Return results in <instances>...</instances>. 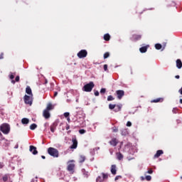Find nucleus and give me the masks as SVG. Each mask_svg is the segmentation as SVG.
Wrapping results in <instances>:
<instances>
[{"mask_svg":"<svg viewBox=\"0 0 182 182\" xmlns=\"http://www.w3.org/2000/svg\"><path fill=\"white\" fill-rule=\"evenodd\" d=\"M104 39L107 41H110V35L109 33H107L104 36Z\"/></svg>","mask_w":182,"mask_h":182,"instance_id":"obj_27","label":"nucleus"},{"mask_svg":"<svg viewBox=\"0 0 182 182\" xmlns=\"http://www.w3.org/2000/svg\"><path fill=\"white\" fill-rule=\"evenodd\" d=\"M67 121L68 122V123H70V117H68L67 118Z\"/></svg>","mask_w":182,"mask_h":182,"instance_id":"obj_48","label":"nucleus"},{"mask_svg":"<svg viewBox=\"0 0 182 182\" xmlns=\"http://www.w3.org/2000/svg\"><path fill=\"white\" fill-rule=\"evenodd\" d=\"M176 68H178V69H181L182 68L181 60L180 59L176 60Z\"/></svg>","mask_w":182,"mask_h":182,"instance_id":"obj_20","label":"nucleus"},{"mask_svg":"<svg viewBox=\"0 0 182 182\" xmlns=\"http://www.w3.org/2000/svg\"><path fill=\"white\" fill-rule=\"evenodd\" d=\"M0 59H4V53L0 54Z\"/></svg>","mask_w":182,"mask_h":182,"instance_id":"obj_45","label":"nucleus"},{"mask_svg":"<svg viewBox=\"0 0 182 182\" xmlns=\"http://www.w3.org/2000/svg\"><path fill=\"white\" fill-rule=\"evenodd\" d=\"M86 161V156H85L84 155H80V158H79V163H85V161Z\"/></svg>","mask_w":182,"mask_h":182,"instance_id":"obj_22","label":"nucleus"},{"mask_svg":"<svg viewBox=\"0 0 182 182\" xmlns=\"http://www.w3.org/2000/svg\"><path fill=\"white\" fill-rule=\"evenodd\" d=\"M77 56L80 59H83V58H86V56H87V51L86 50H81L77 53Z\"/></svg>","mask_w":182,"mask_h":182,"instance_id":"obj_8","label":"nucleus"},{"mask_svg":"<svg viewBox=\"0 0 182 182\" xmlns=\"http://www.w3.org/2000/svg\"><path fill=\"white\" fill-rule=\"evenodd\" d=\"M75 167H76V165L75 164V160H70L68 161L67 170L70 172V174L75 173Z\"/></svg>","mask_w":182,"mask_h":182,"instance_id":"obj_1","label":"nucleus"},{"mask_svg":"<svg viewBox=\"0 0 182 182\" xmlns=\"http://www.w3.org/2000/svg\"><path fill=\"white\" fill-rule=\"evenodd\" d=\"M0 130L1 132H2V133H4V134H8L11 130V128L9 127V124H3L0 127Z\"/></svg>","mask_w":182,"mask_h":182,"instance_id":"obj_4","label":"nucleus"},{"mask_svg":"<svg viewBox=\"0 0 182 182\" xmlns=\"http://www.w3.org/2000/svg\"><path fill=\"white\" fill-rule=\"evenodd\" d=\"M104 70H105V72H107V64H105V65H104Z\"/></svg>","mask_w":182,"mask_h":182,"instance_id":"obj_42","label":"nucleus"},{"mask_svg":"<svg viewBox=\"0 0 182 182\" xmlns=\"http://www.w3.org/2000/svg\"><path fill=\"white\" fill-rule=\"evenodd\" d=\"M112 132L113 133H117V132H119V129L117 127H113Z\"/></svg>","mask_w":182,"mask_h":182,"instance_id":"obj_32","label":"nucleus"},{"mask_svg":"<svg viewBox=\"0 0 182 182\" xmlns=\"http://www.w3.org/2000/svg\"><path fill=\"white\" fill-rule=\"evenodd\" d=\"M85 175V177H87V172H86L85 173H84Z\"/></svg>","mask_w":182,"mask_h":182,"instance_id":"obj_56","label":"nucleus"},{"mask_svg":"<svg viewBox=\"0 0 182 182\" xmlns=\"http://www.w3.org/2000/svg\"><path fill=\"white\" fill-rule=\"evenodd\" d=\"M50 129L52 133H55V130H56V123H53L52 125H50Z\"/></svg>","mask_w":182,"mask_h":182,"instance_id":"obj_23","label":"nucleus"},{"mask_svg":"<svg viewBox=\"0 0 182 182\" xmlns=\"http://www.w3.org/2000/svg\"><path fill=\"white\" fill-rule=\"evenodd\" d=\"M161 48H162L161 44H160V43H156V44H155V48H156L157 50H160V49H161Z\"/></svg>","mask_w":182,"mask_h":182,"instance_id":"obj_28","label":"nucleus"},{"mask_svg":"<svg viewBox=\"0 0 182 182\" xmlns=\"http://www.w3.org/2000/svg\"><path fill=\"white\" fill-rule=\"evenodd\" d=\"M26 92L27 95H30V96H33V94H32V89H31V87H27L26 88Z\"/></svg>","mask_w":182,"mask_h":182,"instance_id":"obj_21","label":"nucleus"},{"mask_svg":"<svg viewBox=\"0 0 182 182\" xmlns=\"http://www.w3.org/2000/svg\"><path fill=\"white\" fill-rule=\"evenodd\" d=\"M117 99L122 100L123 96H124V91L123 90H118L115 92Z\"/></svg>","mask_w":182,"mask_h":182,"instance_id":"obj_9","label":"nucleus"},{"mask_svg":"<svg viewBox=\"0 0 182 182\" xmlns=\"http://www.w3.org/2000/svg\"><path fill=\"white\" fill-rule=\"evenodd\" d=\"M33 102V96L31 95H26L24 96V102L26 105H29V106H32V103Z\"/></svg>","mask_w":182,"mask_h":182,"instance_id":"obj_6","label":"nucleus"},{"mask_svg":"<svg viewBox=\"0 0 182 182\" xmlns=\"http://www.w3.org/2000/svg\"><path fill=\"white\" fill-rule=\"evenodd\" d=\"M19 79H20L19 75H17L15 79L16 82H19Z\"/></svg>","mask_w":182,"mask_h":182,"instance_id":"obj_43","label":"nucleus"},{"mask_svg":"<svg viewBox=\"0 0 182 182\" xmlns=\"http://www.w3.org/2000/svg\"><path fill=\"white\" fill-rule=\"evenodd\" d=\"M79 133H80V134H85V133H86V130H85V129H80L79 130Z\"/></svg>","mask_w":182,"mask_h":182,"instance_id":"obj_38","label":"nucleus"},{"mask_svg":"<svg viewBox=\"0 0 182 182\" xmlns=\"http://www.w3.org/2000/svg\"><path fill=\"white\" fill-rule=\"evenodd\" d=\"M41 159H43V160H45L46 159V157L45 156H41Z\"/></svg>","mask_w":182,"mask_h":182,"instance_id":"obj_53","label":"nucleus"},{"mask_svg":"<svg viewBox=\"0 0 182 182\" xmlns=\"http://www.w3.org/2000/svg\"><path fill=\"white\" fill-rule=\"evenodd\" d=\"M117 143H119L117 141V139L116 138H113L111 141H109V144L111 146H113L114 147H115V146H117Z\"/></svg>","mask_w":182,"mask_h":182,"instance_id":"obj_16","label":"nucleus"},{"mask_svg":"<svg viewBox=\"0 0 182 182\" xmlns=\"http://www.w3.org/2000/svg\"><path fill=\"white\" fill-rule=\"evenodd\" d=\"M93 87H95V83H93V82H90L88 84L84 85L82 90L84 92H90L93 90Z\"/></svg>","mask_w":182,"mask_h":182,"instance_id":"obj_5","label":"nucleus"},{"mask_svg":"<svg viewBox=\"0 0 182 182\" xmlns=\"http://www.w3.org/2000/svg\"><path fill=\"white\" fill-rule=\"evenodd\" d=\"M119 178H122V176H117L114 178V180H115V181H117V180H119Z\"/></svg>","mask_w":182,"mask_h":182,"instance_id":"obj_41","label":"nucleus"},{"mask_svg":"<svg viewBox=\"0 0 182 182\" xmlns=\"http://www.w3.org/2000/svg\"><path fill=\"white\" fill-rule=\"evenodd\" d=\"M109 56H110V53L109 52H106L104 54V59H107V58H109Z\"/></svg>","mask_w":182,"mask_h":182,"instance_id":"obj_31","label":"nucleus"},{"mask_svg":"<svg viewBox=\"0 0 182 182\" xmlns=\"http://www.w3.org/2000/svg\"><path fill=\"white\" fill-rule=\"evenodd\" d=\"M116 156H117V160H123V154L121 153V152H117V154H116Z\"/></svg>","mask_w":182,"mask_h":182,"instance_id":"obj_24","label":"nucleus"},{"mask_svg":"<svg viewBox=\"0 0 182 182\" xmlns=\"http://www.w3.org/2000/svg\"><path fill=\"white\" fill-rule=\"evenodd\" d=\"M54 96H55V97H56V96H58V92H54Z\"/></svg>","mask_w":182,"mask_h":182,"instance_id":"obj_49","label":"nucleus"},{"mask_svg":"<svg viewBox=\"0 0 182 182\" xmlns=\"http://www.w3.org/2000/svg\"><path fill=\"white\" fill-rule=\"evenodd\" d=\"M149 47H150V46H149V45H147L146 46L141 47L139 48V51L141 52V53H146L147 52V49H149Z\"/></svg>","mask_w":182,"mask_h":182,"instance_id":"obj_12","label":"nucleus"},{"mask_svg":"<svg viewBox=\"0 0 182 182\" xmlns=\"http://www.w3.org/2000/svg\"><path fill=\"white\" fill-rule=\"evenodd\" d=\"M16 80H11V83H13L14 85H15V82H16Z\"/></svg>","mask_w":182,"mask_h":182,"instance_id":"obj_51","label":"nucleus"},{"mask_svg":"<svg viewBox=\"0 0 182 182\" xmlns=\"http://www.w3.org/2000/svg\"><path fill=\"white\" fill-rule=\"evenodd\" d=\"M113 100H114V97H113L112 95H109V96L107 97V101H108V102H112V101H113Z\"/></svg>","mask_w":182,"mask_h":182,"instance_id":"obj_30","label":"nucleus"},{"mask_svg":"<svg viewBox=\"0 0 182 182\" xmlns=\"http://www.w3.org/2000/svg\"><path fill=\"white\" fill-rule=\"evenodd\" d=\"M8 178H9L8 175H4V176H3V181H4V182L8 181Z\"/></svg>","mask_w":182,"mask_h":182,"instance_id":"obj_34","label":"nucleus"},{"mask_svg":"<svg viewBox=\"0 0 182 182\" xmlns=\"http://www.w3.org/2000/svg\"><path fill=\"white\" fill-rule=\"evenodd\" d=\"M140 39H141V35L139 34H134L131 38V41L133 42H137V41H140Z\"/></svg>","mask_w":182,"mask_h":182,"instance_id":"obj_10","label":"nucleus"},{"mask_svg":"<svg viewBox=\"0 0 182 182\" xmlns=\"http://www.w3.org/2000/svg\"><path fill=\"white\" fill-rule=\"evenodd\" d=\"M48 153L52 157H54V158L59 157V151H58V149H56L55 148H53V147L48 148Z\"/></svg>","mask_w":182,"mask_h":182,"instance_id":"obj_2","label":"nucleus"},{"mask_svg":"<svg viewBox=\"0 0 182 182\" xmlns=\"http://www.w3.org/2000/svg\"><path fill=\"white\" fill-rule=\"evenodd\" d=\"M69 116H70V114L69 112L64 113V117H65L66 119L69 117Z\"/></svg>","mask_w":182,"mask_h":182,"instance_id":"obj_39","label":"nucleus"},{"mask_svg":"<svg viewBox=\"0 0 182 182\" xmlns=\"http://www.w3.org/2000/svg\"><path fill=\"white\" fill-rule=\"evenodd\" d=\"M70 129V126H69V124H67L66 130H69Z\"/></svg>","mask_w":182,"mask_h":182,"instance_id":"obj_47","label":"nucleus"},{"mask_svg":"<svg viewBox=\"0 0 182 182\" xmlns=\"http://www.w3.org/2000/svg\"><path fill=\"white\" fill-rule=\"evenodd\" d=\"M179 93H181V95H182V87H181V88L179 90Z\"/></svg>","mask_w":182,"mask_h":182,"instance_id":"obj_52","label":"nucleus"},{"mask_svg":"<svg viewBox=\"0 0 182 182\" xmlns=\"http://www.w3.org/2000/svg\"><path fill=\"white\" fill-rule=\"evenodd\" d=\"M99 91H95V96H99Z\"/></svg>","mask_w":182,"mask_h":182,"instance_id":"obj_44","label":"nucleus"},{"mask_svg":"<svg viewBox=\"0 0 182 182\" xmlns=\"http://www.w3.org/2000/svg\"><path fill=\"white\" fill-rule=\"evenodd\" d=\"M100 92L101 95H105L106 93V88H102Z\"/></svg>","mask_w":182,"mask_h":182,"instance_id":"obj_35","label":"nucleus"},{"mask_svg":"<svg viewBox=\"0 0 182 182\" xmlns=\"http://www.w3.org/2000/svg\"><path fill=\"white\" fill-rule=\"evenodd\" d=\"M43 116L46 119H49L50 117V112H49V111H48L46 109H44L43 112Z\"/></svg>","mask_w":182,"mask_h":182,"instance_id":"obj_13","label":"nucleus"},{"mask_svg":"<svg viewBox=\"0 0 182 182\" xmlns=\"http://www.w3.org/2000/svg\"><path fill=\"white\" fill-rule=\"evenodd\" d=\"M2 136V133L0 132V137Z\"/></svg>","mask_w":182,"mask_h":182,"instance_id":"obj_58","label":"nucleus"},{"mask_svg":"<svg viewBox=\"0 0 182 182\" xmlns=\"http://www.w3.org/2000/svg\"><path fill=\"white\" fill-rule=\"evenodd\" d=\"M117 172V169H116V165H112L111 166L112 174H113V176H116Z\"/></svg>","mask_w":182,"mask_h":182,"instance_id":"obj_17","label":"nucleus"},{"mask_svg":"<svg viewBox=\"0 0 182 182\" xmlns=\"http://www.w3.org/2000/svg\"><path fill=\"white\" fill-rule=\"evenodd\" d=\"M151 102V103H162V102H164V98L163 97L156 98L155 100H153Z\"/></svg>","mask_w":182,"mask_h":182,"instance_id":"obj_15","label":"nucleus"},{"mask_svg":"<svg viewBox=\"0 0 182 182\" xmlns=\"http://www.w3.org/2000/svg\"><path fill=\"white\" fill-rule=\"evenodd\" d=\"M55 108V107H53V105H52V103H48L47 105L46 108L45 109L46 110L50 112V110H53V109Z\"/></svg>","mask_w":182,"mask_h":182,"instance_id":"obj_18","label":"nucleus"},{"mask_svg":"<svg viewBox=\"0 0 182 182\" xmlns=\"http://www.w3.org/2000/svg\"><path fill=\"white\" fill-rule=\"evenodd\" d=\"M145 174H153V169L149 168L148 171L145 173Z\"/></svg>","mask_w":182,"mask_h":182,"instance_id":"obj_36","label":"nucleus"},{"mask_svg":"<svg viewBox=\"0 0 182 182\" xmlns=\"http://www.w3.org/2000/svg\"><path fill=\"white\" fill-rule=\"evenodd\" d=\"M22 124H28L29 123V119L28 118H23L21 119Z\"/></svg>","mask_w":182,"mask_h":182,"instance_id":"obj_26","label":"nucleus"},{"mask_svg":"<svg viewBox=\"0 0 182 182\" xmlns=\"http://www.w3.org/2000/svg\"><path fill=\"white\" fill-rule=\"evenodd\" d=\"M10 79L12 80L15 78V73H10V76H9Z\"/></svg>","mask_w":182,"mask_h":182,"instance_id":"obj_33","label":"nucleus"},{"mask_svg":"<svg viewBox=\"0 0 182 182\" xmlns=\"http://www.w3.org/2000/svg\"><path fill=\"white\" fill-rule=\"evenodd\" d=\"M102 176H97V178H96V181L97 182H104L105 180H107V178H109V174L108 173H101Z\"/></svg>","mask_w":182,"mask_h":182,"instance_id":"obj_7","label":"nucleus"},{"mask_svg":"<svg viewBox=\"0 0 182 182\" xmlns=\"http://www.w3.org/2000/svg\"><path fill=\"white\" fill-rule=\"evenodd\" d=\"M175 77L176 79H180V75H176Z\"/></svg>","mask_w":182,"mask_h":182,"instance_id":"obj_50","label":"nucleus"},{"mask_svg":"<svg viewBox=\"0 0 182 182\" xmlns=\"http://www.w3.org/2000/svg\"><path fill=\"white\" fill-rule=\"evenodd\" d=\"M46 84H48V80H45L44 85H46Z\"/></svg>","mask_w":182,"mask_h":182,"instance_id":"obj_54","label":"nucleus"},{"mask_svg":"<svg viewBox=\"0 0 182 182\" xmlns=\"http://www.w3.org/2000/svg\"><path fill=\"white\" fill-rule=\"evenodd\" d=\"M164 152L163 151V150H158L156 151V154L154 155V159H159V157L160 156H161V154H163Z\"/></svg>","mask_w":182,"mask_h":182,"instance_id":"obj_19","label":"nucleus"},{"mask_svg":"<svg viewBox=\"0 0 182 182\" xmlns=\"http://www.w3.org/2000/svg\"><path fill=\"white\" fill-rule=\"evenodd\" d=\"M36 127H38V125L36 124H32L31 125H30L31 130H35V129H36Z\"/></svg>","mask_w":182,"mask_h":182,"instance_id":"obj_29","label":"nucleus"},{"mask_svg":"<svg viewBox=\"0 0 182 182\" xmlns=\"http://www.w3.org/2000/svg\"><path fill=\"white\" fill-rule=\"evenodd\" d=\"M180 103L182 105V99L180 100Z\"/></svg>","mask_w":182,"mask_h":182,"instance_id":"obj_57","label":"nucleus"},{"mask_svg":"<svg viewBox=\"0 0 182 182\" xmlns=\"http://www.w3.org/2000/svg\"><path fill=\"white\" fill-rule=\"evenodd\" d=\"M4 168V163L0 162V168Z\"/></svg>","mask_w":182,"mask_h":182,"instance_id":"obj_46","label":"nucleus"},{"mask_svg":"<svg viewBox=\"0 0 182 182\" xmlns=\"http://www.w3.org/2000/svg\"><path fill=\"white\" fill-rule=\"evenodd\" d=\"M121 134L122 136H127V134H129V132H127V129H122L121 130Z\"/></svg>","mask_w":182,"mask_h":182,"instance_id":"obj_25","label":"nucleus"},{"mask_svg":"<svg viewBox=\"0 0 182 182\" xmlns=\"http://www.w3.org/2000/svg\"><path fill=\"white\" fill-rule=\"evenodd\" d=\"M144 179H145L144 177H143V176L141 177V180L142 181H144Z\"/></svg>","mask_w":182,"mask_h":182,"instance_id":"obj_55","label":"nucleus"},{"mask_svg":"<svg viewBox=\"0 0 182 182\" xmlns=\"http://www.w3.org/2000/svg\"><path fill=\"white\" fill-rule=\"evenodd\" d=\"M145 179L146 180V181H151V176H146L145 177Z\"/></svg>","mask_w":182,"mask_h":182,"instance_id":"obj_37","label":"nucleus"},{"mask_svg":"<svg viewBox=\"0 0 182 182\" xmlns=\"http://www.w3.org/2000/svg\"><path fill=\"white\" fill-rule=\"evenodd\" d=\"M73 144L70 146V149H77V139L76 138L72 139Z\"/></svg>","mask_w":182,"mask_h":182,"instance_id":"obj_11","label":"nucleus"},{"mask_svg":"<svg viewBox=\"0 0 182 182\" xmlns=\"http://www.w3.org/2000/svg\"><path fill=\"white\" fill-rule=\"evenodd\" d=\"M127 127H132V123L130 122V121H128L127 122Z\"/></svg>","mask_w":182,"mask_h":182,"instance_id":"obj_40","label":"nucleus"},{"mask_svg":"<svg viewBox=\"0 0 182 182\" xmlns=\"http://www.w3.org/2000/svg\"><path fill=\"white\" fill-rule=\"evenodd\" d=\"M30 151L34 155H36L38 154V150H36V147L33 145L30 146Z\"/></svg>","mask_w":182,"mask_h":182,"instance_id":"obj_14","label":"nucleus"},{"mask_svg":"<svg viewBox=\"0 0 182 182\" xmlns=\"http://www.w3.org/2000/svg\"><path fill=\"white\" fill-rule=\"evenodd\" d=\"M122 107H123V105L122 104L120 105H113V104H109V109L110 110H113L115 112V113H117V112H120L122 110Z\"/></svg>","mask_w":182,"mask_h":182,"instance_id":"obj_3","label":"nucleus"}]
</instances>
